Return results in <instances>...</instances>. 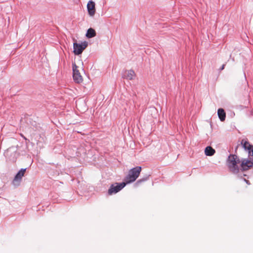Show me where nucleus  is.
Returning a JSON list of instances; mask_svg holds the SVG:
<instances>
[{"label":"nucleus","mask_w":253,"mask_h":253,"mask_svg":"<svg viewBox=\"0 0 253 253\" xmlns=\"http://www.w3.org/2000/svg\"><path fill=\"white\" fill-rule=\"evenodd\" d=\"M240 160L236 155H230L228 156L227 164L230 171L233 173H237L239 171V169L237 164L240 163Z\"/></svg>","instance_id":"1"},{"label":"nucleus","mask_w":253,"mask_h":253,"mask_svg":"<svg viewBox=\"0 0 253 253\" xmlns=\"http://www.w3.org/2000/svg\"><path fill=\"white\" fill-rule=\"evenodd\" d=\"M141 171V167H136L131 169L128 172L127 175L125 178L126 184L134 182L139 176Z\"/></svg>","instance_id":"2"},{"label":"nucleus","mask_w":253,"mask_h":253,"mask_svg":"<svg viewBox=\"0 0 253 253\" xmlns=\"http://www.w3.org/2000/svg\"><path fill=\"white\" fill-rule=\"evenodd\" d=\"M126 185V183L125 182L121 183H115L112 184L110 188L108 189V193L109 195L116 194L121 191Z\"/></svg>","instance_id":"3"},{"label":"nucleus","mask_w":253,"mask_h":253,"mask_svg":"<svg viewBox=\"0 0 253 253\" xmlns=\"http://www.w3.org/2000/svg\"><path fill=\"white\" fill-rule=\"evenodd\" d=\"M87 42L85 41L81 43H78L75 42L73 44L74 53L76 55L81 54L83 50L87 46Z\"/></svg>","instance_id":"4"},{"label":"nucleus","mask_w":253,"mask_h":253,"mask_svg":"<svg viewBox=\"0 0 253 253\" xmlns=\"http://www.w3.org/2000/svg\"><path fill=\"white\" fill-rule=\"evenodd\" d=\"M73 77L74 81L78 84H80L83 81V78L81 75L79 67L75 63L73 64Z\"/></svg>","instance_id":"5"},{"label":"nucleus","mask_w":253,"mask_h":253,"mask_svg":"<svg viewBox=\"0 0 253 253\" xmlns=\"http://www.w3.org/2000/svg\"><path fill=\"white\" fill-rule=\"evenodd\" d=\"M241 168L243 171L247 170L253 167V159H243L241 161Z\"/></svg>","instance_id":"6"},{"label":"nucleus","mask_w":253,"mask_h":253,"mask_svg":"<svg viewBox=\"0 0 253 253\" xmlns=\"http://www.w3.org/2000/svg\"><path fill=\"white\" fill-rule=\"evenodd\" d=\"M26 169H21L15 175L13 180V184L15 186H18L20 184L22 177L24 175L26 172Z\"/></svg>","instance_id":"7"},{"label":"nucleus","mask_w":253,"mask_h":253,"mask_svg":"<svg viewBox=\"0 0 253 253\" xmlns=\"http://www.w3.org/2000/svg\"><path fill=\"white\" fill-rule=\"evenodd\" d=\"M241 144L245 150L248 151L249 156L253 157V145L245 139L242 140Z\"/></svg>","instance_id":"8"},{"label":"nucleus","mask_w":253,"mask_h":253,"mask_svg":"<svg viewBox=\"0 0 253 253\" xmlns=\"http://www.w3.org/2000/svg\"><path fill=\"white\" fill-rule=\"evenodd\" d=\"M95 4L94 2L92 0H90L88 1L87 4V9L89 15L90 16H93L94 15L95 13Z\"/></svg>","instance_id":"9"},{"label":"nucleus","mask_w":253,"mask_h":253,"mask_svg":"<svg viewBox=\"0 0 253 253\" xmlns=\"http://www.w3.org/2000/svg\"><path fill=\"white\" fill-rule=\"evenodd\" d=\"M135 75V73L133 71L127 70L125 71L124 76L125 78H126L129 80H131L134 78Z\"/></svg>","instance_id":"10"},{"label":"nucleus","mask_w":253,"mask_h":253,"mask_svg":"<svg viewBox=\"0 0 253 253\" xmlns=\"http://www.w3.org/2000/svg\"><path fill=\"white\" fill-rule=\"evenodd\" d=\"M215 153V151L211 146H207L205 150L206 155L208 156H213Z\"/></svg>","instance_id":"11"},{"label":"nucleus","mask_w":253,"mask_h":253,"mask_svg":"<svg viewBox=\"0 0 253 253\" xmlns=\"http://www.w3.org/2000/svg\"><path fill=\"white\" fill-rule=\"evenodd\" d=\"M217 113L220 120L221 121H224L226 117V114L224 110L222 108H220L218 110Z\"/></svg>","instance_id":"12"},{"label":"nucleus","mask_w":253,"mask_h":253,"mask_svg":"<svg viewBox=\"0 0 253 253\" xmlns=\"http://www.w3.org/2000/svg\"><path fill=\"white\" fill-rule=\"evenodd\" d=\"M96 36V32L92 28H89L87 30V33L86 34V36L88 38H91Z\"/></svg>","instance_id":"13"},{"label":"nucleus","mask_w":253,"mask_h":253,"mask_svg":"<svg viewBox=\"0 0 253 253\" xmlns=\"http://www.w3.org/2000/svg\"><path fill=\"white\" fill-rule=\"evenodd\" d=\"M147 180V178H143V179H139L137 181V184H139V183H140L142 181H145Z\"/></svg>","instance_id":"14"},{"label":"nucleus","mask_w":253,"mask_h":253,"mask_svg":"<svg viewBox=\"0 0 253 253\" xmlns=\"http://www.w3.org/2000/svg\"><path fill=\"white\" fill-rule=\"evenodd\" d=\"M224 67H225V65H224V64H223V65L222 66L221 68V70H223V69H224Z\"/></svg>","instance_id":"15"},{"label":"nucleus","mask_w":253,"mask_h":253,"mask_svg":"<svg viewBox=\"0 0 253 253\" xmlns=\"http://www.w3.org/2000/svg\"><path fill=\"white\" fill-rule=\"evenodd\" d=\"M21 136L25 139H26V137H24L23 135L21 134Z\"/></svg>","instance_id":"16"}]
</instances>
